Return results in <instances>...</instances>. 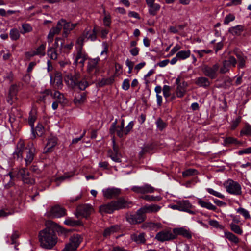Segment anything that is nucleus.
<instances>
[{"label":"nucleus","mask_w":251,"mask_h":251,"mask_svg":"<svg viewBox=\"0 0 251 251\" xmlns=\"http://www.w3.org/2000/svg\"><path fill=\"white\" fill-rule=\"evenodd\" d=\"M230 229L234 233L242 235L243 233L242 228L237 224H235L233 223H231L229 224Z\"/></svg>","instance_id":"39"},{"label":"nucleus","mask_w":251,"mask_h":251,"mask_svg":"<svg viewBox=\"0 0 251 251\" xmlns=\"http://www.w3.org/2000/svg\"><path fill=\"white\" fill-rule=\"evenodd\" d=\"M195 83L199 87L206 88L210 85V82L209 79L205 77L201 76L196 79Z\"/></svg>","instance_id":"26"},{"label":"nucleus","mask_w":251,"mask_h":251,"mask_svg":"<svg viewBox=\"0 0 251 251\" xmlns=\"http://www.w3.org/2000/svg\"><path fill=\"white\" fill-rule=\"evenodd\" d=\"M93 208L89 204L79 205L77 208V213L82 217L87 218L93 212Z\"/></svg>","instance_id":"11"},{"label":"nucleus","mask_w":251,"mask_h":251,"mask_svg":"<svg viewBox=\"0 0 251 251\" xmlns=\"http://www.w3.org/2000/svg\"><path fill=\"white\" fill-rule=\"evenodd\" d=\"M46 43H43L40 45L39 47L36 48L34 50V53L36 56H38L40 57L44 56L46 54Z\"/></svg>","instance_id":"30"},{"label":"nucleus","mask_w":251,"mask_h":251,"mask_svg":"<svg viewBox=\"0 0 251 251\" xmlns=\"http://www.w3.org/2000/svg\"><path fill=\"white\" fill-rule=\"evenodd\" d=\"M76 25V24L67 23L64 20L63 23V35L67 37L69 32L73 30Z\"/></svg>","instance_id":"29"},{"label":"nucleus","mask_w":251,"mask_h":251,"mask_svg":"<svg viewBox=\"0 0 251 251\" xmlns=\"http://www.w3.org/2000/svg\"><path fill=\"white\" fill-rule=\"evenodd\" d=\"M86 100V95L85 93H83L78 96H76L74 100V103L77 105H80L84 103Z\"/></svg>","instance_id":"32"},{"label":"nucleus","mask_w":251,"mask_h":251,"mask_svg":"<svg viewBox=\"0 0 251 251\" xmlns=\"http://www.w3.org/2000/svg\"><path fill=\"white\" fill-rule=\"evenodd\" d=\"M197 203L202 208H206L209 210L216 211L217 207L209 201H204L201 198H198Z\"/></svg>","instance_id":"23"},{"label":"nucleus","mask_w":251,"mask_h":251,"mask_svg":"<svg viewBox=\"0 0 251 251\" xmlns=\"http://www.w3.org/2000/svg\"><path fill=\"white\" fill-rule=\"evenodd\" d=\"M103 197L111 199L118 197L121 193V190L117 188L109 187L102 190Z\"/></svg>","instance_id":"9"},{"label":"nucleus","mask_w":251,"mask_h":251,"mask_svg":"<svg viewBox=\"0 0 251 251\" xmlns=\"http://www.w3.org/2000/svg\"><path fill=\"white\" fill-rule=\"evenodd\" d=\"M120 229V227L118 225L112 226L110 227L107 228L105 229L103 232V236L107 237L110 235L111 234L118 231Z\"/></svg>","instance_id":"33"},{"label":"nucleus","mask_w":251,"mask_h":251,"mask_svg":"<svg viewBox=\"0 0 251 251\" xmlns=\"http://www.w3.org/2000/svg\"><path fill=\"white\" fill-rule=\"evenodd\" d=\"M208 223L211 226L216 228H219L222 229L224 227L222 225L219 224V222L215 220H210L208 222Z\"/></svg>","instance_id":"58"},{"label":"nucleus","mask_w":251,"mask_h":251,"mask_svg":"<svg viewBox=\"0 0 251 251\" xmlns=\"http://www.w3.org/2000/svg\"><path fill=\"white\" fill-rule=\"evenodd\" d=\"M226 192L230 194L239 196L242 193L241 185L237 181L228 179L224 183Z\"/></svg>","instance_id":"2"},{"label":"nucleus","mask_w":251,"mask_h":251,"mask_svg":"<svg viewBox=\"0 0 251 251\" xmlns=\"http://www.w3.org/2000/svg\"><path fill=\"white\" fill-rule=\"evenodd\" d=\"M219 64L218 63L212 65H204L201 68L203 74L212 79H214L218 76V73H219Z\"/></svg>","instance_id":"3"},{"label":"nucleus","mask_w":251,"mask_h":251,"mask_svg":"<svg viewBox=\"0 0 251 251\" xmlns=\"http://www.w3.org/2000/svg\"><path fill=\"white\" fill-rule=\"evenodd\" d=\"M47 225V227L39 233V239L42 248L51 249L57 242V237L55 233L61 230V227L51 221H49Z\"/></svg>","instance_id":"1"},{"label":"nucleus","mask_w":251,"mask_h":251,"mask_svg":"<svg viewBox=\"0 0 251 251\" xmlns=\"http://www.w3.org/2000/svg\"><path fill=\"white\" fill-rule=\"evenodd\" d=\"M173 230L165 229L157 233L155 239L160 242H164L175 239Z\"/></svg>","instance_id":"8"},{"label":"nucleus","mask_w":251,"mask_h":251,"mask_svg":"<svg viewBox=\"0 0 251 251\" xmlns=\"http://www.w3.org/2000/svg\"><path fill=\"white\" fill-rule=\"evenodd\" d=\"M149 7V13L152 16H155L160 9V5L159 4L155 3Z\"/></svg>","instance_id":"40"},{"label":"nucleus","mask_w":251,"mask_h":251,"mask_svg":"<svg viewBox=\"0 0 251 251\" xmlns=\"http://www.w3.org/2000/svg\"><path fill=\"white\" fill-rule=\"evenodd\" d=\"M18 86L16 84H13L11 86L9 89V97L7 100V101L10 104L12 103V99L15 97L18 92Z\"/></svg>","instance_id":"31"},{"label":"nucleus","mask_w":251,"mask_h":251,"mask_svg":"<svg viewBox=\"0 0 251 251\" xmlns=\"http://www.w3.org/2000/svg\"><path fill=\"white\" fill-rule=\"evenodd\" d=\"M85 36V32H83V35L79 37L76 40L75 45L76 50L80 47L81 49H83V43L84 42L85 39L86 38Z\"/></svg>","instance_id":"48"},{"label":"nucleus","mask_w":251,"mask_h":251,"mask_svg":"<svg viewBox=\"0 0 251 251\" xmlns=\"http://www.w3.org/2000/svg\"><path fill=\"white\" fill-rule=\"evenodd\" d=\"M171 88L168 85H164L163 87L162 91L163 93L164 97L167 99L171 95Z\"/></svg>","instance_id":"59"},{"label":"nucleus","mask_w":251,"mask_h":251,"mask_svg":"<svg viewBox=\"0 0 251 251\" xmlns=\"http://www.w3.org/2000/svg\"><path fill=\"white\" fill-rule=\"evenodd\" d=\"M23 31L21 33L24 34L26 33L30 32L32 30V27L30 25L28 24H23L22 25Z\"/></svg>","instance_id":"56"},{"label":"nucleus","mask_w":251,"mask_h":251,"mask_svg":"<svg viewBox=\"0 0 251 251\" xmlns=\"http://www.w3.org/2000/svg\"><path fill=\"white\" fill-rule=\"evenodd\" d=\"M142 208L145 214L151 213H156L159 211L161 209V206L157 204H152L150 205H146L142 207Z\"/></svg>","instance_id":"25"},{"label":"nucleus","mask_w":251,"mask_h":251,"mask_svg":"<svg viewBox=\"0 0 251 251\" xmlns=\"http://www.w3.org/2000/svg\"><path fill=\"white\" fill-rule=\"evenodd\" d=\"M25 156L24 160L25 166L27 167L31 164L35 156L36 149L32 143L28 144L25 148Z\"/></svg>","instance_id":"6"},{"label":"nucleus","mask_w":251,"mask_h":251,"mask_svg":"<svg viewBox=\"0 0 251 251\" xmlns=\"http://www.w3.org/2000/svg\"><path fill=\"white\" fill-rule=\"evenodd\" d=\"M78 223V221L74 220L71 218H68L64 221L65 224L72 226L77 225Z\"/></svg>","instance_id":"57"},{"label":"nucleus","mask_w":251,"mask_h":251,"mask_svg":"<svg viewBox=\"0 0 251 251\" xmlns=\"http://www.w3.org/2000/svg\"><path fill=\"white\" fill-rule=\"evenodd\" d=\"M241 135L251 136V125L246 124L240 132Z\"/></svg>","instance_id":"50"},{"label":"nucleus","mask_w":251,"mask_h":251,"mask_svg":"<svg viewBox=\"0 0 251 251\" xmlns=\"http://www.w3.org/2000/svg\"><path fill=\"white\" fill-rule=\"evenodd\" d=\"M25 147L23 141H19L17 145L15 151L12 153L13 157L15 160L23 159V152L25 150Z\"/></svg>","instance_id":"12"},{"label":"nucleus","mask_w":251,"mask_h":251,"mask_svg":"<svg viewBox=\"0 0 251 251\" xmlns=\"http://www.w3.org/2000/svg\"><path fill=\"white\" fill-rule=\"evenodd\" d=\"M177 251H189V247L186 244H180L177 247Z\"/></svg>","instance_id":"61"},{"label":"nucleus","mask_w":251,"mask_h":251,"mask_svg":"<svg viewBox=\"0 0 251 251\" xmlns=\"http://www.w3.org/2000/svg\"><path fill=\"white\" fill-rule=\"evenodd\" d=\"M74 63L75 65L79 64L81 67L83 68L84 66V63L88 58V54L86 51L81 49V47L75 49V52L73 53Z\"/></svg>","instance_id":"4"},{"label":"nucleus","mask_w":251,"mask_h":251,"mask_svg":"<svg viewBox=\"0 0 251 251\" xmlns=\"http://www.w3.org/2000/svg\"><path fill=\"white\" fill-rule=\"evenodd\" d=\"M48 216L60 218L65 215V209L59 206L56 205L52 207L48 213Z\"/></svg>","instance_id":"13"},{"label":"nucleus","mask_w":251,"mask_h":251,"mask_svg":"<svg viewBox=\"0 0 251 251\" xmlns=\"http://www.w3.org/2000/svg\"><path fill=\"white\" fill-rule=\"evenodd\" d=\"M206 191L210 194L218 197L220 199H224L225 196L221 193L218 192L212 188H206Z\"/></svg>","instance_id":"47"},{"label":"nucleus","mask_w":251,"mask_h":251,"mask_svg":"<svg viewBox=\"0 0 251 251\" xmlns=\"http://www.w3.org/2000/svg\"><path fill=\"white\" fill-rule=\"evenodd\" d=\"M48 55L50 59L53 60H55L57 58V54L56 51L54 49L51 48L48 49Z\"/></svg>","instance_id":"55"},{"label":"nucleus","mask_w":251,"mask_h":251,"mask_svg":"<svg viewBox=\"0 0 251 251\" xmlns=\"http://www.w3.org/2000/svg\"><path fill=\"white\" fill-rule=\"evenodd\" d=\"M114 201L116 210L128 207L129 206V204L130 203L129 202L122 198H121L116 201Z\"/></svg>","instance_id":"28"},{"label":"nucleus","mask_w":251,"mask_h":251,"mask_svg":"<svg viewBox=\"0 0 251 251\" xmlns=\"http://www.w3.org/2000/svg\"><path fill=\"white\" fill-rule=\"evenodd\" d=\"M144 226L151 230H156L162 227V225L159 223L148 222L145 223Z\"/></svg>","instance_id":"41"},{"label":"nucleus","mask_w":251,"mask_h":251,"mask_svg":"<svg viewBox=\"0 0 251 251\" xmlns=\"http://www.w3.org/2000/svg\"><path fill=\"white\" fill-rule=\"evenodd\" d=\"M237 213L241 214L245 219H251V216L249 213V212L243 208H239L236 210Z\"/></svg>","instance_id":"51"},{"label":"nucleus","mask_w":251,"mask_h":251,"mask_svg":"<svg viewBox=\"0 0 251 251\" xmlns=\"http://www.w3.org/2000/svg\"><path fill=\"white\" fill-rule=\"evenodd\" d=\"M18 175L22 177L23 182L25 183L32 184L35 182L34 180L29 177V173L25 168L20 169Z\"/></svg>","instance_id":"21"},{"label":"nucleus","mask_w":251,"mask_h":251,"mask_svg":"<svg viewBox=\"0 0 251 251\" xmlns=\"http://www.w3.org/2000/svg\"><path fill=\"white\" fill-rule=\"evenodd\" d=\"M173 231L175 239L178 235L182 236L187 239H191L192 238V234L190 230L185 227L175 228L173 229Z\"/></svg>","instance_id":"14"},{"label":"nucleus","mask_w":251,"mask_h":251,"mask_svg":"<svg viewBox=\"0 0 251 251\" xmlns=\"http://www.w3.org/2000/svg\"><path fill=\"white\" fill-rule=\"evenodd\" d=\"M63 23L64 20H61L59 21L57 23V25L55 27L52 28L49 34H48V39L50 42H51L53 40V38L55 34H57L59 33L61 30V29H63Z\"/></svg>","instance_id":"17"},{"label":"nucleus","mask_w":251,"mask_h":251,"mask_svg":"<svg viewBox=\"0 0 251 251\" xmlns=\"http://www.w3.org/2000/svg\"><path fill=\"white\" fill-rule=\"evenodd\" d=\"M131 238L137 243H143L145 241L144 233L133 234L131 235Z\"/></svg>","instance_id":"36"},{"label":"nucleus","mask_w":251,"mask_h":251,"mask_svg":"<svg viewBox=\"0 0 251 251\" xmlns=\"http://www.w3.org/2000/svg\"><path fill=\"white\" fill-rule=\"evenodd\" d=\"M146 218L142 207L137 210L135 214L131 215L127 218V220L131 224L141 223L145 220Z\"/></svg>","instance_id":"7"},{"label":"nucleus","mask_w":251,"mask_h":251,"mask_svg":"<svg viewBox=\"0 0 251 251\" xmlns=\"http://www.w3.org/2000/svg\"><path fill=\"white\" fill-rule=\"evenodd\" d=\"M36 120V114L32 112H30L29 116L28 117V124L31 126L32 133H34V124Z\"/></svg>","instance_id":"42"},{"label":"nucleus","mask_w":251,"mask_h":251,"mask_svg":"<svg viewBox=\"0 0 251 251\" xmlns=\"http://www.w3.org/2000/svg\"><path fill=\"white\" fill-rule=\"evenodd\" d=\"M104 14L103 24L105 26L109 27L111 23V15L109 13H106L105 10H104Z\"/></svg>","instance_id":"52"},{"label":"nucleus","mask_w":251,"mask_h":251,"mask_svg":"<svg viewBox=\"0 0 251 251\" xmlns=\"http://www.w3.org/2000/svg\"><path fill=\"white\" fill-rule=\"evenodd\" d=\"M230 67L228 65L227 62L224 60L223 62L222 66L221 67H219V72L222 74H225L228 72Z\"/></svg>","instance_id":"49"},{"label":"nucleus","mask_w":251,"mask_h":251,"mask_svg":"<svg viewBox=\"0 0 251 251\" xmlns=\"http://www.w3.org/2000/svg\"><path fill=\"white\" fill-rule=\"evenodd\" d=\"M84 32H85V38H87L88 40H90L91 41H95L97 38V30L95 28L92 30H85Z\"/></svg>","instance_id":"34"},{"label":"nucleus","mask_w":251,"mask_h":251,"mask_svg":"<svg viewBox=\"0 0 251 251\" xmlns=\"http://www.w3.org/2000/svg\"><path fill=\"white\" fill-rule=\"evenodd\" d=\"M131 190L136 193L146 194L154 192L155 189L150 184H146L141 186H133Z\"/></svg>","instance_id":"10"},{"label":"nucleus","mask_w":251,"mask_h":251,"mask_svg":"<svg viewBox=\"0 0 251 251\" xmlns=\"http://www.w3.org/2000/svg\"><path fill=\"white\" fill-rule=\"evenodd\" d=\"M108 155L111 159L115 162H121V160L120 158V153H114L112 151H109L108 152Z\"/></svg>","instance_id":"46"},{"label":"nucleus","mask_w":251,"mask_h":251,"mask_svg":"<svg viewBox=\"0 0 251 251\" xmlns=\"http://www.w3.org/2000/svg\"><path fill=\"white\" fill-rule=\"evenodd\" d=\"M176 55L179 60H185L190 56L191 52L190 50H180L176 53Z\"/></svg>","instance_id":"38"},{"label":"nucleus","mask_w":251,"mask_h":251,"mask_svg":"<svg viewBox=\"0 0 251 251\" xmlns=\"http://www.w3.org/2000/svg\"><path fill=\"white\" fill-rule=\"evenodd\" d=\"M45 93H46L47 95L50 94L53 98L55 100V101L59 102V103L62 104L65 102L66 100L64 95L63 94L61 93L58 91H55L53 93H52L50 90H46L45 91Z\"/></svg>","instance_id":"20"},{"label":"nucleus","mask_w":251,"mask_h":251,"mask_svg":"<svg viewBox=\"0 0 251 251\" xmlns=\"http://www.w3.org/2000/svg\"><path fill=\"white\" fill-rule=\"evenodd\" d=\"M234 19H235V16L231 14H229L225 17L224 21V24L225 25H227L229 22L234 20Z\"/></svg>","instance_id":"62"},{"label":"nucleus","mask_w":251,"mask_h":251,"mask_svg":"<svg viewBox=\"0 0 251 251\" xmlns=\"http://www.w3.org/2000/svg\"><path fill=\"white\" fill-rule=\"evenodd\" d=\"M88 86L87 81L85 80H82L80 81L78 79V83H77L76 86L81 90H85Z\"/></svg>","instance_id":"54"},{"label":"nucleus","mask_w":251,"mask_h":251,"mask_svg":"<svg viewBox=\"0 0 251 251\" xmlns=\"http://www.w3.org/2000/svg\"><path fill=\"white\" fill-rule=\"evenodd\" d=\"M116 210L114 201H112L109 203L100 205L99 207V211L101 213L111 214Z\"/></svg>","instance_id":"18"},{"label":"nucleus","mask_w":251,"mask_h":251,"mask_svg":"<svg viewBox=\"0 0 251 251\" xmlns=\"http://www.w3.org/2000/svg\"><path fill=\"white\" fill-rule=\"evenodd\" d=\"M99 61L100 59L99 58L89 59L87 67V70L89 73L90 74L94 71H95V73L99 72V69L98 67V64Z\"/></svg>","instance_id":"19"},{"label":"nucleus","mask_w":251,"mask_h":251,"mask_svg":"<svg viewBox=\"0 0 251 251\" xmlns=\"http://www.w3.org/2000/svg\"><path fill=\"white\" fill-rule=\"evenodd\" d=\"M79 78V75L78 74H75L74 75L72 74H68L65 76L64 79L65 82L69 87L75 88L76 87L78 79Z\"/></svg>","instance_id":"15"},{"label":"nucleus","mask_w":251,"mask_h":251,"mask_svg":"<svg viewBox=\"0 0 251 251\" xmlns=\"http://www.w3.org/2000/svg\"><path fill=\"white\" fill-rule=\"evenodd\" d=\"M34 133H32L33 134L34 137L35 138V133L38 136H41L44 132V128L43 125L41 124H38L36 126L35 129H34Z\"/></svg>","instance_id":"44"},{"label":"nucleus","mask_w":251,"mask_h":251,"mask_svg":"<svg viewBox=\"0 0 251 251\" xmlns=\"http://www.w3.org/2000/svg\"><path fill=\"white\" fill-rule=\"evenodd\" d=\"M197 171L194 169H189L182 172L184 177H189L196 174Z\"/></svg>","instance_id":"53"},{"label":"nucleus","mask_w":251,"mask_h":251,"mask_svg":"<svg viewBox=\"0 0 251 251\" xmlns=\"http://www.w3.org/2000/svg\"><path fill=\"white\" fill-rule=\"evenodd\" d=\"M141 198L148 201H158L161 200V197L151 196V195H144L141 197Z\"/></svg>","instance_id":"45"},{"label":"nucleus","mask_w":251,"mask_h":251,"mask_svg":"<svg viewBox=\"0 0 251 251\" xmlns=\"http://www.w3.org/2000/svg\"><path fill=\"white\" fill-rule=\"evenodd\" d=\"M57 144V138L55 136H50L48 139V141L44 148L45 152H49L52 151V149Z\"/></svg>","instance_id":"22"},{"label":"nucleus","mask_w":251,"mask_h":251,"mask_svg":"<svg viewBox=\"0 0 251 251\" xmlns=\"http://www.w3.org/2000/svg\"><path fill=\"white\" fill-rule=\"evenodd\" d=\"M238 61V67L239 68H244L245 67L247 57L244 56L242 53H238L236 54Z\"/></svg>","instance_id":"37"},{"label":"nucleus","mask_w":251,"mask_h":251,"mask_svg":"<svg viewBox=\"0 0 251 251\" xmlns=\"http://www.w3.org/2000/svg\"><path fill=\"white\" fill-rule=\"evenodd\" d=\"M243 30V27L240 25L233 27L230 29L231 32L236 35L239 34Z\"/></svg>","instance_id":"60"},{"label":"nucleus","mask_w":251,"mask_h":251,"mask_svg":"<svg viewBox=\"0 0 251 251\" xmlns=\"http://www.w3.org/2000/svg\"><path fill=\"white\" fill-rule=\"evenodd\" d=\"M226 61L227 62L228 65L230 66L235 67L236 64L237 63V61L235 58L233 56H229L227 60H226Z\"/></svg>","instance_id":"63"},{"label":"nucleus","mask_w":251,"mask_h":251,"mask_svg":"<svg viewBox=\"0 0 251 251\" xmlns=\"http://www.w3.org/2000/svg\"><path fill=\"white\" fill-rule=\"evenodd\" d=\"M82 241V238L78 234H74L71 236L69 242L61 251H75Z\"/></svg>","instance_id":"5"},{"label":"nucleus","mask_w":251,"mask_h":251,"mask_svg":"<svg viewBox=\"0 0 251 251\" xmlns=\"http://www.w3.org/2000/svg\"><path fill=\"white\" fill-rule=\"evenodd\" d=\"M9 35L11 39L13 41L17 40L20 37V32L16 28L11 29L10 31Z\"/></svg>","instance_id":"43"},{"label":"nucleus","mask_w":251,"mask_h":251,"mask_svg":"<svg viewBox=\"0 0 251 251\" xmlns=\"http://www.w3.org/2000/svg\"><path fill=\"white\" fill-rule=\"evenodd\" d=\"M20 115L18 111L16 109H12L9 114V121L12 124L16 121H19L20 118Z\"/></svg>","instance_id":"35"},{"label":"nucleus","mask_w":251,"mask_h":251,"mask_svg":"<svg viewBox=\"0 0 251 251\" xmlns=\"http://www.w3.org/2000/svg\"><path fill=\"white\" fill-rule=\"evenodd\" d=\"M224 237L231 243L235 245H237L240 242L239 238L231 232L225 231Z\"/></svg>","instance_id":"27"},{"label":"nucleus","mask_w":251,"mask_h":251,"mask_svg":"<svg viewBox=\"0 0 251 251\" xmlns=\"http://www.w3.org/2000/svg\"><path fill=\"white\" fill-rule=\"evenodd\" d=\"M188 86V84L186 81H183L181 84H179L177 86L176 92L178 98H182L184 96Z\"/></svg>","instance_id":"24"},{"label":"nucleus","mask_w":251,"mask_h":251,"mask_svg":"<svg viewBox=\"0 0 251 251\" xmlns=\"http://www.w3.org/2000/svg\"><path fill=\"white\" fill-rule=\"evenodd\" d=\"M124 128L119 126H118L116 128L115 132H116L117 135L120 138L123 137L125 135Z\"/></svg>","instance_id":"64"},{"label":"nucleus","mask_w":251,"mask_h":251,"mask_svg":"<svg viewBox=\"0 0 251 251\" xmlns=\"http://www.w3.org/2000/svg\"><path fill=\"white\" fill-rule=\"evenodd\" d=\"M180 211L186 212L191 215L195 214V212L191 209L193 205L188 200H182L178 201Z\"/></svg>","instance_id":"16"}]
</instances>
